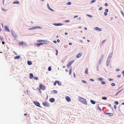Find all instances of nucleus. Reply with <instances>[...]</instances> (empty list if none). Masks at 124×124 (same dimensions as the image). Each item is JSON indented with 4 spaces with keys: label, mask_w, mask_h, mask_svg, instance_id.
<instances>
[{
    "label": "nucleus",
    "mask_w": 124,
    "mask_h": 124,
    "mask_svg": "<svg viewBox=\"0 0 124 124\" xmlns=\"http://www.w3.org/2000/svg\"><path fill=\"white\" fill-rule=\"evenodd\" d=\"M78 99L79 101L81 102L83 104L86 105L87 102L86 100L81 97H79L78 98Z\"/></svg>",
    "instance_id": "nucleus-1"
},
{
    "label": "nucleus",
    "mask_w": 124,
    "mask_h": 124,
    "mask_svg": "<svg viewBox=\"0 0 124 124\" xmlns=\"http://www.w3.org/2000/svg\"><path fill=\"white\" fill-rule=\"evenodd\" d=\"M42 104L43 105L45 106L49 107L50 106L49 104L46 102H43Z\"/></svg>",
    "instance_id": "nucleus-2"
},
{
    "label": "nucleus",
    "mask_w": 124,
    "mask_h": 124,
    "mask_svg": "<svg viewBox=\"0 0 124 124\" xmlns=\"http://www.w3.org/2000/svg\"><path fill=\"white\" fill-rule=\"evenodd\" d=\"M74 61H72L69 62L67 64V66L68 68H69L72 63Z\"/></svg>",
    "instance_id": "nucleus-3"
},
{
    "label": "nucleus",
    "mask_w": 124,
    "mask_h": 124,
    "mask_svg": "<svg viewBox=\"0 0 124 124\" xmlns=\"http://www.w3.org/2000/svg\"><path fill=\"white\" fill-rule=\"evenodd\" d=\"M39 87L41 90H44L45 89V87L42 84H40L39 86Z\"/></svg>",
    "instance_id": "nucleus-4"
},
{
    "label": "nucleus",
    "mask_w": 124,
    "mask_h": 124,
    "mask_svg": "<svg viewBox=\"0 0 124 124\" xmlns=\"http://www.w3.org/2000/svg\"><path fill=\"white\" fill-rule=\"evenodd\" d=\"M34 104L37 106L40 107L39 103L37 101H34Z\"/></svg>",
    "instance_id": "nucleus-5"
},
{
    "label": "nucleus",
    "mask_w": 124,
    "mask_h": 124,
    "mask_svg": "<svg viewBox=\"0 0 124 124\" xmlns=\"http://www.w3.org/2000/svg\"><path fill=\"white\" fill-rule=\"evenodd\" d=\"M40 27L39 26H36L32 27L29 29V30H34L36 29L39 28Z\"/></svg>",
    "instance_id": "nucleus-6"
},
{
    "label": "nucleus",
    "mask_w": 124,
    "mask_h": 124,
    "mask_svg": "<svg viewBox=\"0 0 124 124\" xmlns=\"http://www.w3.org/2000/svg\"><path fill=\"white\" fill-rule=\"evenodd\" d=\"M65 99L68 102H70L71 101L70 98L69 96L66 97Z\"/></svg>",
    "instance_id": "nucleus-7"
},
{
    "label": "nucleus",
    "mask_w": 124,
    "mask_h": 124,
    "mask_svg": "<svg viewBox=\"0 0 124 124\" xmlns=\"http://www.w3.org/2000/svg\"><path fill=\"white\" fill-rule=\"evenodd\" d=\"M5 29L6 31H7L8 32H10V30H9L8 27L7 26H5Z\"/></svg>",
    "instance_id": "nucleus-8"
},
{
    "label": "nucleus",
    "mask_w": 124,
    "mask_h": 124,
    "mask_svg": "<svg viewBox=\"0 0 124 124\" xmlns=\"http://www.w3.org/2000/svg\"><path fill=\"white\" fill-rule=\"evenodd\" d=\"M47 7L48 8L49 10H51V11H54V10L53 9H51L49 5L48 4H47Z\"/></svg>",
    "instance_id": "nucleus-9"
},
{
    "label": "nucleus",
    "mask_w": 124,
    "mask_h": 124,
    "mask_svg": "<svg viewBox=\"0 0 124 124\" xmlns=\"http://www.w3.org/2000/svg\"><path fill=\"white\" fill-rule=\"evenodd\" d=\"M82 53H79L77 55L76 57L77 58H79V57L81 56H82Z\"/></svg>",
    "instance_id": "nucleus-10"
},
{
    "label": "nucleus",
    "mask_w": 124,
    "mask_h": 124,
    "mask_svg": "<svg viewBox=\"0 0 124 124\" xmlns=\"http://www.w3.org/2000/svg\"><path fill=\"white\" fill-rule=\"evenodd\" d=\"M54 25L56 26H59L62 25H63L62 24H61L60 23H54Z\"/></svg>",
    "instance_id": "nucleus-11"
},
{
    "label": "nucleus",
    "mask_w": 124,
    "mask_h": 124,
    "mask_svg": "<svg viewBox=\"0 0 124 124\" xmlns=\"http://www.w3.org/2000/svg\"><path fill=\"white\" fill-rule=\"evenodd\" d=\"M50 101L51 102H53L55 101V99L54 98H52L50 99Z\"/></svg>",
    "instance_id": "nucleus-12"
},
{
    "label": "nucleus",
    "mask_w": 124,
    "mask_h": 124,
    "mask_svg": "<svg viewBox=\"0 0 124 124\" xmlns=\"http://www.w3.org/2000/svg\"><path fill=\"white\" fill-rule=\"evenodd\" d=\"M13 4H19V1H14L13 3Z\"/></svg>",
    "instance_id": "nucleus-13"
},
{
    "label": "nucleus",
    "mask_w": 124,
    "mask_h": 124,
    "mask_svg": "<svg viewBox=\"0 0 124 124\" xmlns=\"http://www.w3.org/2000/svg\"><path fill=\"white\" fill-rule=\"evenodd\" d=\"M106 114L110 116H112L113 115V114L112 113H106L105 114Z\"/></svg>",
    "instance_id": "nucleus-14"
},
{
    "label": "nucleus",
    "mask_w": 124,
    "mask_h": 124,
    "mask_svg": "<svg viewBox=\"0 0 124 124\" xmlns=\"http://www.w3.org/2000/svg\"><path fill=\"white\" fill-rule=\"evenodd\" d=\"M43 41L46 42L45 40H38L37 41V42H43Z\"/></svg>",
    "instance_id": "nucleus-15"
},
{
    "label": "nucleus",
    "mask_w": 124,
    "mask_h": 124,
    "mask_svg": "<svg viewBox=\"0 0 124 124\" xmlns=\"http://www.w3.org/2000/svg\"><path fill=\"white\" fill-rule=\"evenodd\" d=\"M95 30H99V31H101V28H99L98 27H96L95 28Z\"/></svg>",
    "instance_id": "nucleus-16"
},
{
    "label": "nucleus",
    "mask_w": 124,
    "mask_h": 124,
    "mask_svg": "<svg viewBox=\"0 0 124 124\" xmlns=\"http://www.w3.org/2000/svg\"><path fill=\"white\" fill-rule=\"evenodd\" d=\"M23 42H19V44L20 46H21L23 45Z\"/></svg>",
    "instance_id": "nucleus-17"
},
{
    "label": "nucleus",
    "mask_w": 124,
    "mask_h": 124,
    "mask_svg": "<svg viewBox=\"0 0 124 124\" xmlns=\"http://www.w3.org/2000/svg\"><path fill=\"white\" fill-rule=\"evenodd\" d=\"M30 78H33V75L32 74V73L30 74Z\"/></svg>",
    "instance_id": "nucleus-18"
},
{
    "label": "nucleus",
    "mask_w": 124,
    "mask_h": 124,
    "mask_svg": "<svg viewBox=\"0 0 124 124\" xmlns=\"http://www.w3.org/2000/svg\"><path fill=\"white\" fill-rule=\"evenodd\" d=\"M88 69L87 68H86L85 69V74H87L88 73Z\"/></svg>",
    "instance_id": "nucleus-19"
},
{
    "label": "nucleus",
    "mask_w": 124,
    "mask_h": 124,
    "mask_svg": "<svg viewBox=\"0 0 124 124\" xmlns=\"http://www.w3.org/2000/svg\"><path fill=\"white\" fill-rule=\"evenodd\" d=\"M27 63L28 65H30L31 64L32 62L31 61H28L27 62Z\"/></svg>",
    "instance_id": "nucleus-20"
},
{
    "label": "nucleus",
    "mask_w": 124,
    "mask_h": 124,
    "mask_svg": "<svg viewBox=\"0 0 124 124\" xmlns=\"http://www.w3.org/2000/svg\"><path fill=\"white\" fill-rule=\"evenodd\" d=\"M90 101L91 103L93 104H95V101L92 100H91Z\"/></svg>",
    "instance_id": "nucleus-21"
},
{
    "label": "nucleus",
    "mask_w": 124,
    "mask_h": 124,
    "mask_svg": "<svg viewBox=\"0 0 124 124\" xmlns=\"http://www.w3.org/2000/svg\"><path fill=\"white\" fill-rule=\"evenodd\" d=\"M12 34L15 37H16L17 36V35L14 32H13L12 33Z\"/></svg>",
    "instance_id": "nucleus-22"
},
{
    "label": "nucleus",
    "mask_w": 124,
    "mask_h": 124,
    "mask_svg": "<svg viewBox=\"0 0 124 124\" xmlns=\"http://www.w3.org/2000/svg\"><path fill=\"white\" fill-rule=\"evenodd\" d=\"M20 56H17L15 57L14 58L15 59H19L20 58Z\"/></svg>",
    "instance_id": "nucleus-23"
},
{
    "label": "nucleus",
    "mask_w": 124,
    "mask_h": 124,
    "mask_svg": "<svg viewBox=\"0 0 124 124\" xmlns=\"http://www.w3.org/2000/svg\"><path fill=\"white\" fill-rule=\"evenodd\" d=\"M57 83H58V85H61L62 84V83L61 82H60V81H57Z\"/></svg>",
    "instance_id": "nucleus-24"
},
{
    "label": "nucleus",
    "mask_w": 124,
    "mask_h": 124,
    "mask_svg": "<svg viewBox=\"0 0 124 124\" xmlns=\"http://www.w3.org/2000/svg\"><path fill=\"white\" fill-rule=\"evenodd\" d=\"M102 99L104 100H106L107 99V98L106 97H102Z\"/></svg>",
    "instance_id": "nucleus-25"
},
{
    "label": "nucleus",
    "mask_w": 124,
    "mask_h": 124,
    "mask_svg": "<svg viewBox=\"0 0 124 124\" xmlns=\"http://www.w3.org/2000/svg\"><path fill=\"white\" fill-rule=\"evenodd\" d=\"M72 72V69H70L69 70V74L70 75L71 74Z\"/></svg>",
    "instance_id": "nucleus-26"
},
{
    "label": "nucleus",
    "mask_w": 124,
    "mask_h": 124,
    "mask_svg": "<svg viewBox=\"0 0 124 124\" xmlns=\"http://www.w3.org/2000/svg\"><path fill=\"white\" fill-rule=\"evenodd\" d=\"M100 81H102L103 80V79L101 78H100L98 79Z\"/></svg>",
    "instance_id": "nucleus-27"
},
{
    "label": "nucleus",
    "mask_w": 124,
    "mask_h": 124,
    "mask_svg": "<svg viewBox=\"0 0 124 124\" xmlns=\"http://www.w3.org/2000/svg\"><path fill=\"white\" fill-rule=\"evenodd\" d=\"M36 46L38 47L39 46H40V43H36Z\"/></svg>",
    "instance_id": "nucleus-28"
},
{
    "label": "nucleus",
    "mask_w": 124,
    "mask_h": 124,
    "mask_svg": "<svg viewBox=\"0 0 124 124\" xmlns=\"http://www.w3.org/2000/svg\"><path fill=\"white\" fill-rule=\"evenodd\" d=\"M48 70L49 71H51V67L50 66L48 68Z\"/></svg>",
    "instance_id": "nucleus-29"
},
{
    "label": "nucleus",
    "mask_w": 124,
    "mask_h": 124,
    "mask_svg": "<svg viewBox=\"0 0 124 124\" xmlns=\"http://www.w3.org/2000/svg\"><path fill=\"white\" fill-rule=\"evenodd\" d=\"M101 83L102 84H106V82L104 81H101Z\"/></svg>",
    "instance_id": "nucleus-30"
},
{
    "label": "nucleus",
    "mask_w": 124,
    "mask_h": 124,
    "mask_svg": "<svg viewBox=\"0 0 124 124\" xmlns=\"http://www.w3.org/2000/svg\"><path fill=\"white\" fill-rule=\"evenodd\" d=\"M33 78L34 79L36 80H37L38 79V77H33Z\"/></svg>",
    "instance_id": "nucleus-31"
},
{
    "label": "nucleus",
    "mask_w": 124,
    "mask_h": 124,
    "mask_svg": "<svg viewBox=\"0 0 124 124\" xmlns=\"http://www.w3.org/2000/svg\"><path fill=\"white\" fill-rule=\"evenodd\" d=\"M71 2H68L67 3V4L68 5H71Z\"/></svg>",
    "instance_id": "nucleus-32"
},
{
    "label": "nucleus",
    "mask_w": 124,
    "mask_h": 124,
    "mask_svg": "<svg viewBox=\"0 0 124 124\" xmlns=\"http://www.w3.org/2000/svg\"><path fill=\"white\" fill-rule=\"evenodd\" d=\"M87 16L90 17H93L92 15H87Z\"/></svg>",
    "instance_id": "nucleus-33"
},
{
    "label": "nucleus",
    "mask_w": 124,
    "mask_h": 124,
    "mask_svg": "<svg viewBox=\"0 0 124 124\" xmlns=\"http://www.w3.org/2000/svg\"><path fill=\"white\" fill-rule=\"evenodd\" d=\"M115 103L116 105H118V102L117 101H116L115 102Z\"/></svg>",
    "instance_id": "nucleus-34"
},
{
    "label": "nucleus",
    "mask_w": 124,
    "mask_h": 124,
    "mask_svg": "<svg viewBox=\"0 0 124 124\" xmlns=\"http://www.w3.org/2000/svg\"><path fill=\"white\" fill-rule=\"evenodd\" d=\"M53 92L55 93H57V91L56 90H54L53 91Z\"/></svg>",
    "instance_id": "nucleus-35"
},
{
    "label": "nucleus",
    "mask_w": 124,
    "mask_h": 124,
    "mask_svg": "<svg viewBox=\"0 0 124 124\" xmlns=\"http://www.w3.org/2000/svg\"><path fill=\"white\" fill-rule=\"evenodd\" d=\"M65 22L66 23L69 22H70V21L68 20H66L65 21Z\"/></svg>",
    "instance_id": "nucleus-36"
},
{
    "label": "nucleus",
    "mask_w": 124,
    "mask_h": 124,
    "mask_svg": "<svg viewBox=\"0 0 124 124\" xmlns=\"http://www.w3.org/2000/svg\"><path fill=\"white\" fill-rule=\"evenodd\" d=\"M82 81L84 83H86V82L84 80H82Z\"/></svg>",
    "instance_id": "nucleus-37"
},
{
    "label": "nucleus",
    "mask_w": 124,
    "mask_h": 124,
    "mask_svg": "<svg viewBox=\"0 0 124 124\" xmlns=\"http://www.w3.org/2000/svg\"><path fill=\"white\" fill-rule=\"evenodd\" d=\"M114 108L115 109H116L117 108V106L116 105H115L114 106Z\"/></svg>",
    "instance_id": "nucleus-38"
},
{
    "label": "nucleus",
    "mask_w": 124,
    "mask_h": 124,
    "mask_svg": "<svg viewBox=\"0 0 124 124\" xmlns=\"http://www.w3.org/2000/svg\"><path fill=\"white\" fill-rule=\"evenodd\" d=\"M47 43H46L44 42L43 43H40V45H41L43 44H46Z\"/></svg>",
    "instance_id": "nucleus-39"
},
{
    "label": "nucleus",
    "mask_w": 124,
    "mask_h": 124,
    "mask_svg": "<svg viewBox=\"0 0 124 124\" xmlns=\"http://www.w3.org/2000/svg\"><path fill=\"white\" fill-rule=\"evenodd\" d=\"M111 85L113 86H114L115 85V84L114 83H112L111 84Z\"/></svg>",
    "instance_id": "nucleus-40"
},
{
    "label": "nucleus",
    "mask_w": 124,
    "mask_h": 124,
    "mask_svg": "<svg viewBox=\"0 0 124 124\" xmlns=\"http://www.w3.org/2000/svg\"><path fill=\"white\" fill-rule=\"evenodd\" d=\"M106 41V40H104L101 42V44H103V43Z\"/></svg>",
    "instance_id": "nucleus-41"
},
{
    "label": "nucleus",
    "mask_w": 124,
    "mask_h": 124,
    "mask_svg": "<svg viewBox=\"0 0 124 124\" xmlns=\"http://www.w3.org/2000/svg\"><path fill=\"white\" fill-rule=\"evenodd\" d=\"M98 109H99L100 111H101V108L98 106Z\"/></svg>",
    "instance_id": "nucleus-42"
},
{
    "label": "nucleus",
    "mask_w": 124,
    "mask_h": 124,
    "mask_svg": "<svg viewBox=\"0 0 124 124\" xmlns=\"http://www.w3.org/2000/svg\"><path fill=\"white\" fill-rule=\"evenodd\" d=\"M104 15L105 16H106L107 15V13L106 12H105L104 13Z\"/></svg>",
    "instance_id": "nucleus-43"
},
{
    "label": "nucleus",
    "mask_w": 124,
    "mask_h": 124,
    "mask_svg": "<svg viewBox=\"0 0 124 124\" xmlns=\"http://www.w3.org/2000/svg\"><path fill=\"white\" fill-rule=\"evenodd\" d=\"M96 1V0H92L91 1V2L92 3H93L94 2H95Z\"/></svg>",
    "instance_id": "nucleus-44"
},
{
    "label": "nucleus",
    "mask_w": 124,
    "mask_h": 124,
    "mask_svg": "<svg viewBox=\"0 0 124 124\" xmlns=\"http://www.w3.org/2000/svg\"><path fill=\"white\" fill-rule=\"evenodd\" d=\"M56 83H57V82L56 81L54 82V86H55L56 85Z\"/></svg>",
    "instance_id": "nucleus-45"
},
{
    "label": "nucleus",
    "mask_w": 124,
    "mask_h": 124,
    "mask_svg": "<svg viewBox=\"0 0 124 124\" xmlns=\"http://www.w3.org/2000/svg\"><path fill=\"white\" fill-rule=\"evenodd\" d=\"M121 13L122 14V15H123V16L124 17V13H123V12L122 11H121Z\"/></svg>",
    "instance_id": "nucleus-46"
},
{
    "label": "nucleus",
    "mask_w": 124,
    "mask_h": 124,
    "mask_svg": "<svg viewBox=\"0 0 124 124\" xmlns=\"http://www.w3.org/2000/svg\"><path fill=\"white\" fill-rule=\"evenodd\" d=\"M108 80L109 81H112L113 80V79L111 78H109Z\"/></svg>",
    "instance_id": "nucleus-47"
},
{
    "label": "nucleus",
    "mask_w": 124,
    "mask_h": 124,
    "mask_svg": "<svg viewBox=\"0 0 124 124\" xmlns=\"http://www.w3.org/2000/svg\"><path fill=\"white\" fill-rule=\"evenodd\" d=\"M56 50V55H57L58 54V51L57 50Z\"/></svg>",
    "instance_id": "nucleus-48"
},
{
    "label": "nucleus",
    "mask_w": 124,
    "mask_h": 124,
    "mask_svg": "<svg viewBox=\"0 0 124 124\" xmlns=\"http://www.w3.org/2000/svg\"><path fill=\"white\" fill-rule=\"evenodd\" d=\"M102 7H100L99 8V9L100 10H102Z\"/></svg>",
    "instance_id": "nucleus-49"
},
{
    "label": "nucleus",
    "mask_w": 124,
    "mask_h": 124,
    "mask_svg": "<svg viewBox=\"0 0 124 124\" xmlns=\"http://www.w3.org/2000/svg\"><path fill=\"white\" fill-rule=\"evenodd\" d=\"M105 11L106 12H108V10L107 9H105Z\"/></svg>",
    "instance_id": "nucleus-50"
},
{
    "label": "nucleus",
    "mask_w": 124,
    "mask_h": 124,
    "mask_svg": "<svg viewBox=\"0 0 124 124\" xmlns=\"http://www.w3.org/2000/svg\"><path fill=\"white\" fill-rule=\"evenodd\" d=\"M105 6H108V4L107 3H105Z\"/></svg>",
    "instance_id": "nucleus-51"
},
{
    "label": "nucleus",
    "mask_w": 124,
    "mask_h": 124,
    "mask_svg": "<svg viewBox=\"0 0 124 124\" xmlns=\"http://www.w3.org/2000/svg\"><path fill=\"white\" fill-rule=\"evenodd\" d=\"M119 70V69H116V71H118Z\"/></svg>",
    "instance_id": "nucleus-52"
},
{
    "label": "nucleus",
    "mask_w": 124,
    "mask_h": 124,
    "mask_svg": "<svg viewBox=\"0 0 124 124\" xmlns=\"http://www.w3.org/2000/svg\"><path fill=\"white\" fill-rule=\"evenodd\" d=\"M120 91H119L118 92H117L116 93V95L120 92Z\"/></svg>",
    "instance_id": "nucleus-53"
},
{
    "label": "nucleus",
    "mask_w": 124,
    "mask_h": 124,
    "mask_svg": "<svg viewBox=\"0 0 124 124\" xmlns=\"http://www.w3.org/2000/svg\"><path fill=\"white\" fill-rule=\"evenodd\" d=\"M13 52L15 54V55H17V53H16L15 52L13 51Z\"/></svg>",
    "instance_id": "nucleus-54"
},
{
    "label": "nucleus",
    "mask_w": 124,
    "mask_h": 124,
    "mask_svg": "<svg viewBox=\"0 0 124 124\" xmlns=\"http://www.w3.org/2000/svg\"><path fill=\"white\" fill-rule=\"evenodd\" d=\"M78 17V16H74V18H75L76 17Z\"/></svg>",
    "instance_id": "nucleus-55"
},
{
    "label": "nucleus",
    "mask_w": 124,
    "mask_h": 124,
    "mask_svg": "<svg viewBox=\"0 0 124 124\" xmlns=\"http://www.w3.org/2000/svg\"><path fill=\"white\" fill-rule=\"evenodd\" d=\"M121 76V75H118V78H120V77Z\"/></svg>",
    "instance_id": "nucleus-56"
},
{
    "label": "nucleus",
    "mask_w": 124,
    "mask_h": 124,
    "mask_svg": "<svg viewBox=\"0 0 124 124\" xmlns=\"http://www.w3.org/2000/svg\"><path fill=\"white\" fill-rule=\"evenodd\" d=\"M90 80L92 81H94V80L92 79H90Z\"/></svg>",
    "instance_id": "nucleus-57"
},
{
    "label": "nucleus",
    "mask_w": 124,
    "mask_h": 124,
    "mask_svg": "<svg viewBox=\"0 0 124 124\" xmlns=\"http://www.w3.org/2000/svg\"><path fill=\"white\" fill-rule=\"evenodd\" d=\"M53 42L54 43H56V41L54 40L53 41Z\"/></svg>",
    "instance_id": "nucleus-58"
},
{
    "label": "nucleus",
    "mask_w": 124,
    "mask_h": 124,
    "mask_svg": "<svg viewBox=\"0 0 124 124\" xmlns=\"http://www.w3.org/2000/svg\"><path fill=\"white\" fill-rule=\"evenodd\" d=\"M57 42H60V40L59 39H57Z\"/></svg>",
    "instance_id": "nucleus-59"
},
{
    "label": "nucleus",
    "mask_w": 124,
    "mask_h": 124,
    "mask_svg": "<svg viewBox=\"0 0 124 124\" xmlns=\"http://www.w3.org/2000/svg\"><path fill=\"white\" fill-rule=\"evenodd\" d=\"M69 45H72V44L71 43H70L69 44Z\"/></svg>",
    "instance_id": "nucleus-60"
},
{
    "label": "nucleus",
    "mask_w": 124,
    "mask_h": 124,
    "mask_svg": "<svg viewBox=\"0 0 124 124\" xmlns=\"http://www.w3.org/2000/svg\"><path fill=\"white\" fill-rule=\"evenodd\" d=\"M84 29L86 30H87V29L86 28V27H84Z\"/></svg>",
    "instance_id": "nucleus-61"
},
{
    "label": "nucleus",
    "mask_w": 124,
    "mask_h": 124,
    "mask_svg": "<svg viewBox=\"0 0 124 124\" xmlns=\"http://www.w3.org/2000/svg\"><path fill=\"white\" fill-rule=\"evenodd\" d=\"M27 115V114H26V113H25V114H24V116H26Z\"/></svg>",
    "instance_id": "nucleus-62"
},
{
    "label": "nucleus",
    "mask_w": 124,
    "mask_h": 124,
    "mask_svg": "<svg viewBox=\"0 0 124 124\" xmlns=\"http://www.w3.org/2000/svg\"><path fill=\"white\" fill-rule=\"evenodd\" d=\"M2 44H5V43H4V42H3V41H2Z\"/></svg>",
    "instance_id": "nucleus-63"
},
{
    "label": "nucleus",
    "mask_w": 124,
    "mask_h": 124,
    "mask_svg": "<svg viewBox=\"0 0 124 124\" xmlns=\"http://www.w3.org/2000/svg\"><path fill=\"white\" fill-rule=\"evenodd\" d=\"M122 73L123 74H124V71H122Z\"/></svg>",
    "instance_id": "nucleus-64"
}]
</instances>
